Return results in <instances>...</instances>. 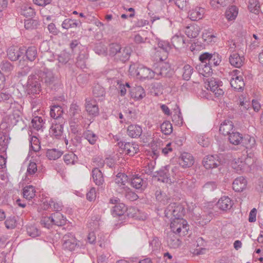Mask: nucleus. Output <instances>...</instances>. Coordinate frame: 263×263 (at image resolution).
<instances>
[{"mask_svg": "<svg viewBox=\"0 0 263 263\" xmlns=\"http://www.w3.org/2000/svg\"><path fill=\"white\" fill-rule=\"evenodd\" d=\"M63 248L65 250L72 251L81 246V242L78 241L71 233H67L63 237Z\"/></svg>", "mask_w": 263, "mask_h": 263, "instance_id": "6e6552de", "label": "nucleus"}, {"mask_svg": "<svg viewBox=\"0 0 263 263\" xmlns=\"http://www.w3.org/2000/svg\"><path fill=\"white\" fill-rule=\"evenodd\" d=\"M83 137L92 145L95 144L98 139L97 135L90 130L84 132Z\"/></svg>", "mask_w": 263, "mask_h": 263, "instance_id": "a18cd8bd", "label": "nucleus"}, {"mask_svg": "<svg viewBox=\"0 0 263 263\" xmlns=\"http://www.w3.org/2000/svg\"><path fill=\"white\" fill-rule=\"evenodd\" d=\"M170 71L171 68L167 64L160 62L154 68L155 79H159L160 77H170Z\"/></svg>", "mask_w": 263, "mask_h": 263, "instance_id": "ddd939ff", "label": "nucleus"}, {"mask_svg": "<svg viewBox=\"0 0 263 263\" xmlns=\"http://www.w3.org/2000/svg\"><path fill=\"white\" fill-rule=\"evenodd\" d=\"M203 41L206 44H213L217 42V33L212 28L204 30L202 34Z\"/></svg>", "mask_w": 263, "mask_h": 263, "instance_id": "4468645a", "label": "nucleus"}, {"mask_svg": "<svg viewBox=\"0 0 263 263\" xmlns=\"http://www.w3.org/2000/svg\"><path fill=\"white\" fill-rule=\"evenodd\" d=\"M33 134V132L31 130V129L29 130V143H30V146H29V151L28 153V156L26 158L27 160H29V164L27 168V176H28L29 175H31L33 173V169L32 168V163H33L32 161V158L33 157H31V159L29 160V158L31 156V155L32 154V149H33V145H32V141H33V136H32V134Z\"/></svg>", "mask_w": 263, "mask_h": 263, "instance_id": "a878e982", "label": "nucleus"}, {"mask_svg": "<svg viewBox=\"0 0 263 263\" xmlns=\"http://www.w3.org/2000/svg\"><path fill=\"white\" fill-rule=\"evenodd\" d=\"M201 31V28L198 25L193 24L186 27L184 29V32L187 37L190 38H195L197 37Z\"/></svg>", "mask_w": 263, "mask_h": 263, "instance_id": "412c9836", "label": "nucleus"}, {"mask_svg": "<svg viewBox=\"0 0 263 263\" xmlns=\"http://www.w3.org/2000/svg\"><path fill=\"white\" fill-rule=\"evenodd\" d=\"M239 107L240 112L245 116H247V114L252 115L253 111L258 112L260 108L261 105L258 100L253 99L251 101H249L247 99H240L239 101Z\"/></svg>", "mask_w": 263, "mask_h": 263, "instance_id": "20e7f679", "label": "nucleus"}, {"mask_svg": "<svg viewBox=\"0 0 263 263\" xmlns=\"http://www.w3.org/2000/svg\"><path fill=\"white\" fill-rule=\"evenodd\" d=\"M204 12V8L200 7H196L193 8L189 12L188 16L192 21H198L203 17Z\"/></svg>", "mask_w": 263, "mask_h": 263, "instance_id": "6ab92c4d", "label": "nucleus"}, {"mask_svg": "<svg viewBox=\"0 0 263 263\" xmlns=\"http://www.w3.org/2000/svg\"><path fill=\"white\" fill-rule=\"evenodd\" d=\"M221 84V82L214 78L208 79L205 82L206 88L212 91L216 97L222 96L224 93L223 90L220 88Z\"/></svg>", "mask_w": 263, "mask_h": 263, "instance_id": "1a4fd4ad", "label": "nucleus"}, {"mask_svg": "<svg viewBox=\"0 0 263 263\" xmlns=\"http://www.w3.org/2000/svg\"><path fill=\"white\" fill-rule=\"evenodd\" d=\"M25 51V49L19 48L17 47L11 46L7 50V55L8 58L11 61H15L17 60L21 56L24 52ZM32 49L31 47H28L26 50V58L30 62L32 61Z\"/></svg>", "mask_w": 263, "mask_h": 263, "instance_id": "39448f33", "label": "nucleus"}, {"mask_svg": "<svg viewBox=\"0 0 263 263\" xmlns=\"http://www.w3.org/2000/svg\"><path fill=\"white\" fill-rule=\"evenodd\" d=\"M229 140L230 142L235 145H239L242 141V136L239 132H235V130L232 132L229 135Z\"/></svg>", "mask_w": 263, "mask_h": 263, "instance_id": "4c0bfd02", "label": "nucleus"}, {"mask_svg": "<svg viewBox=\"0 0 263 263\" xmlns=\"http://www.w3.org/2000/svg\"><path fill=\"white\" fill-rule=\"evenodd\" d=\"M81 23V22L79 20L66 18L63 22L62 27L63 29L67 30L69 28L80 27Z\"/></svg>", "mask_w": 263, "mask_h": 263, "instance_id": "c9c22d12", "label": "nucleus"}, {"mask_svg": "<svg viewBox=\"0 0 263 263\" xmlns=\"http://www.w3.org/2000/svg\"><path fill=\"white\" fill-rule=\"evenodd\" d=\"M62 154V152L59 149L52 148L47 150L46 156L50 160H56L59 158Z\"/></svg>", "mask_w": 263, "mask_h": 263, "instance_id": "de8ad7c7", "label": "nucleus"}, {"mask_svg": "<svg viewBox=\"0 0 263 263\" xmlns=\"http://www.w3.org/2000/svg\"><path fill=\"white\" fill-rule=\"evenodd\" d=\"M162 145V141L159 139L154 140L152 143V153L151 155L154 160H156L159 156Z\"/></svg>", "mask_w": 263, "mask_h": 263, "instance_id": "7c9ffc66", "label": "nucleus"}, {"mask_svg": "<svg viewBox=\"0 0 263 263\" xmlns=\"http://www.w3.org/2000/svg\"><path fill=\"white\" fill-rule=\"evenodd\" d=\"M217 156L209 155L203 160V165L206 169L213 168L217 167L220 162L216 159Z\"/></svg>", "mask_w": 263, "mask_h": 263, "instance_id": "aec40b11", "label": "nucleus"}, {"mask_svg": "<svg viewBox=\"0 0 263 263\" xmlns=\"http://www.w3.org/2000/svg\"><path fill=\"white\" fill-rule=\"evenodd\" d=\"M63 110L61 106L59 105H53L50 108V115L51 118L58 121H61L64 120L62 118Z\"/></svg>", "mask_w": 263, "mask_h": 263, "instance_id": "c756f323", "label": "nucleus"}, {"mask_svg": "<svg viewBox=\"0 0 263 263\" xmlns=\"http://www.w3.org/2000/svg\"><path fill=\"white\" fill-rule=\"evenodd\" d=\"M241 142H242L247 149H252L255 147L256 145L255 138L249 135H247L244 138H242V141Z\"/></svg>", "mask_w": 263, "mask_h": 263, "instance_id": "37998d69", "label": "nucleus"}, {"mask_svg": "<svg viewBox=\"0 0 263 263\" xmlns=\"http://www.w3.org/2000/svg\"><path fill=\"white\" fill-rule=\"evenodd\" d=\"M175 234V233L172 232L169 234L167 237V245L171 248L176 249L179 248L181 245V241Z\"/></svg>", "mask_w": 263, "mask_h": 263, "instance_id": "72a5a7b5", "label": "nucleus"}, {"mask_svg": "<svg viewBox=\"0 0 263 263\" xmlns=\"http://www.w3.org/2000/svg\"><path fill=\"white\" fill-rule=\"evenodd\" d=\"M221 62V57L217 53L212 54L210 60L209 61V64L211 66L212 65L216 66Z\"/></svg>", "mask_w": 263, "mask_h": 263, "instance_id": "680f3d73", "label": "nucleus"}, {"mask_svg": "<svg viewBox=\"0 0 263 263\" xmlns=\"http://www.w3.org/2000/svg\"><path fill=\"white\" fill-rule=\"evenodd\" d=\"M5 224L8 229H12L15 228L16 226V220L14 216L9 217L5 221Z\"/></svg>", "mask_w": 263, "mask_h": 263, "instance_id": "69168bd1", "label": "nucleus"}, {"mask_svg": "<svg viewBox=\"0 0 263 263\" xmlns=\"http://www.w3.org/2000/svg\"><path fill=\"white\" fill-rule=\"evenodd\" d=\"M119 144L123 152L129 156H134L139 150V146L136 143L121 142Z\"/></svg>", "mask_w": 263, "mask_h": 263, "instance_id": "2eb2a0df", "label": "nucleus"}, {"mask_svg": "<svg viewBox=\"0 0 263 263\" xmlns=\"http://www.w3.org/2000/svg\"><path fill=\"white\" fill-rule=\"evenodd\" d=\"M238 13V9L235 6L229 7L226 11V17L228 21L235 20Z\"/></svg>", "mask_w": 263, "mask_h": 263, "instance_id": "ea45409f", "label": "nucleus"}, {"mask_svg": "<svg viewBox=\"0 0 263 263\" xmlns=\"http://www.w3.org/2000/svg\"><path fill=\"white\" fill-rule=\"evenodd\" d=\"M23 196L29 200L33 198V186L32 185L24 187L23 189Z\"/></svg>", "mask_w": 263, "mask_h": 263, "instance_id": "bf43d9fd", "label": "nucleus"}, {"mask_svg": "<svg viewBox=\"0 0 263 263\" xmlns=\"http://www.w3.org/2000/svg\"><path fill=\"white\" fill-rule=\"evenodd\" d=\"M149 250L152 252H157L159 251L161 248V242L158 238L154 237L149 242Z\"/></svg>", "mask_w": 263, "mask_h": 263, "instance_id": "49530a36", "label": "nucleus"}, {"mask_svg": "<svg viewBox=\"0 0 263 263\" xmlns=\"http://www.w3.org/2000/svg\"><path fill=\"white\" fill-rule=\"evenodd\" d=\"M234 130L233 122L230 120L224 121L221 123L219 127L220 133L224 136H229Z\"/></svg>", "mask_w": 263, "mask_h": 263, "instance_id": "393cba45", "label": "nucleus"}, {"mask_svg": "<svg viewBox=\"0 0 263 263\" xmlns=\"http://www.w3.org/2000/svg\"><path fill=\"white\" fill-rule=\"evenodd\" d=\"M131 184L134 188L142 192L147 187V179L141 178L138 175H136L131 179Z\"/></svg>", "mask_w": 263, "mask_h": 263, "instance_id": "f3484780", "label": "nucleus"}, {"mask_svg": "<svg viewBox=\"0 0 263 263\" xmlns=\"http://www.w3.org/2000/svg\"><path fill=\"white\" fill-rule=\"evenodd\" d=\"M161 131L164 135H170L173 132L172 125L169 121H165L160 126Z\"/></svg>", "mask_w": 263, "mask_h": 263, "instance_id": "864d4df0", "label": "nucleus"}, {"mask_svg": "<svg viewBox=\"0 0 263 263\" xmlns=\"http://www.w3.org/2000/svg\"><path fill=\"white\" fill-rule=\"evenodd\" d=\"M41 202L42 203L41 205V209L43 210H48L51 209L53 203V200L51 199H47L46 198H42Z\"/></svg>", "mask_w": 263, "mask_h": 263, "instance_id": "5fc2aeb1", "label": "nucleus"}, {"mask_svg": "<svg viewBox=\"0 0 263 263\" xmlns=\"http://www.w3.org/2000/svg\"><path fill=\"white\" fill-rule=\"evenodd\" d=\"M158 48H155L156 54L159 58L160 61L166 59L168 51L172 48V45L166 41H160L158 43Z\"/></svg>", "mask_w": 263, "mask_h": 263, "instance_id": "9d476101", "label": "nucleus"}, {"mask_svg": "<svg viewBox=\"0 0 263 263\" xmlns=\"http://www.w3.org/2000/svg\"><path fill=\"white\" fill-rule=\"evenodd\" d=\"M184 213L185 209L183 206L175 202L170 203L165 210V216L171 219L173 217L181 218Z\"/></svg>", "mask_w": 263, "mask_h": 263, "instance_id": "0eeeda50", "label": "nucleus"}, {"mask_svg": "<svg viewBox=\"0 0 263 263\" xmlns=\"http://www.w3.org/2000/svg\"><path fill=\"white\" fill-rule=\"evenodd\" d=\"M92 92L95 97H103L105 95L104 88L99 85L95 86L93 87Z\"/></svg>", "mask_w": 263, "mask_h": 263, "instance_id": "338daca9", "label": "nucleus"}, {"mask_svg": "<svg viewBox=\"0 0 263 263\" xmlns=\"http://www.w3.org/2000/svg\"><path fill=\"white\" fill-rule=\"evenodd\" d=\"M130 52L131 49L128 47H125L123 48H121V51L119 52L117 55L120 60L122 61H126L129 58Z\"/></svg>", "mask_w": 263, "mask_h": 263, "instance_id": "09e8293b", "label": "nucleus"}, {"mask_svg": "<svg viewBox=\"0 0 263 263\" xmlns=\"http://www.w3.org/2000/svg\"><path fill=\"white\" fill-rule=\"evenodd\" d=\"M178 173V167L177 166L166 165L162 167L157 172L158 180L163 183L171 184L178 178L177 177Z\"/></svg>", "mask_w": 263, "mask_h": 263, "instance_id": "7ed1b4c3", "label": "nucleus"}, {"mask_svg": "<svg viewBox=\"0 0 263 263\" xmlns=\"http://www.w3.org/2000/svg\"><path fill=\"white\" fill-rule=\"evenodd\" d=\"M182 77L184 80L188 81L193 72V68L189 64H185L182 68Z\"/></svg>", "mask_w": 263, "mask_h": 263, "instance_id": "8fccbe9b", "label": "nucleus"}, {"mask_svg": "<svg viewBox=\"0 0 263 263\" xmlns=\"http://www.w3.org/2000/svg\"><path fill=\"white\" fill-rule=\"evenodd\" d=\"M194 162V158L191 154L188 153H183L179 158V163L183 168L192 166Z\"/></svg>", "mask_w": 263, "mask_h": 263, "instance_id": "a211bd4d", "label": "nucleus"}, {"mask_svg": "<svg viewBox=\"0 0 263 263\" xmlns=\"http://www.w3.org/2000/svg\"><path fill=\"white\" fill-rule=\"evenodd\" d=\"M9 121L12 125H16L19 122L22 121V118L20 116V112L18 111L13 112L9 116Z\"/></svg>", "mask_w": 263, "mask_h": 263, "instance_id": "3c124183", "label": "nucleus"}, {"mask_svg": "<svg viewBox=\"0 0 263 263\" xmlns=\"http://www.w3.org/2000/svg\"><path fill=\"white\" fill-rule=\"evenodd\" d=\"M93 182L97 185H101L104 182V177L102 172L98 168H94L91 172Z\"/></svg>", "mask_w": 263, "mask_h": 263, "instance_id": "2f4dec72", "label": "nucleus"}, {"mask_svg": "<svg viewBox=\"0 0 263 263\" xmlns=\"http://www.w3.org/2000/svg\"><path fill=\"white\" fill-rule=\"evenodd\" d=\"M129 73L133 77H135L141 81L155 79L154 69L137 63L131 64L129 68Z\"/></svg>", "mask_w": 263, "mask_h": 263, "instance_id": "f257e3e1", "label": "nucleus"}, {"mask_svg": "<svg viewBox=\"0 0 263 263\" xmlns=\"http://www.w3.org/2000/svg\"><path fill=\"white\" fill-rule=\"evenodd\" d=\"M21 13L26 17H31L33 15V8L31 6L25 4L22 7Z\"/></svg>", "mask_w": 263, "mask_h": 263, "instance_id": "13d9d810", "label": "nucleus"}, {"mask_svg": "<svg viewBox=\"0 0 263 263\" xmlns=\"http://www.w3.org/2000/svg\"><path fill=\"white\" fill-rule=\"evenodd\" d=\"M41 77L42 81L47 84H52L55 79L53 72L51 70L46 69L42 73Z\"/></svg>", "mask_w": 263, "mask_h": 263, "instance_id": "f704fd0d", "label": "nucleus"}, {"mask_svg": "<svg viewBox=\"0 0 263 263\" xmlns=\"http://www.w3.org/2000/svg\"><path fill=\"white\" fill-rule=\"evenodd\" d=\"M85 101V108L88 114L92 116H97L99 109L96 101L90 98L86 99Z\"/></svg>", "mask_w": 263, "mask_h": 263, "instance_id": "dca6fc26", "label": "nucleus"}, {"mask_svg": "<svg viewBox=\"0 0 263 263\" xmlns=\"http://www.w3.org/2000/svg\"><path fill=\"white\" fill-rule=\"evenodd\" d=\"M247 180L243 177L236 178L233 183V189L235 192L242 191L247 186Z\"/></svg>", "mask_w": 263, "mask_h": 263, "instance_id": "c85d7f7f", "label": "nucleus"}, {"mask_svg": "<svg viewBox=\"0 0 263 263\" xmlns=\"http://www.w3.org/2000/svg\"><path fill=\"white\" fill-rule=\"evenodd\" d=\"M121 46L117 43H112L109 46L108 52L110 55H115L121 51Z\"/></svg>", "mask_w": 263, "mask_h": 263, "instance_id": "052dcab7", "label": "nucleus"}, {"mask_svg": "<svg viewBox=\"0 0 263 263\" xmlns=\"http://www.w3.org/2000/svg\"><path fill=\"white\" fill-rule=\"evenodd\" d=\"M77 159V156L73 152H69L64 156V162L67 164H74Z\"/></svg>", "mask_w": 263, "mask_h": 263, "instance_id": "603ef678", "label": "nucleus"}, {"mask_svg": "<svg viewBox=\"0 0 263 263\" xmlns=\"http://www.w3.org/2000/svg\"><path fill=\"white\" fill-rule=\"evenodd\" d=\"M41 224L45 228H50L53 225L51 215L50 216H43L41 219Z\"/></svg>", "mask_w": 263, "mask_h": 263, "instance_id": "4d7b16f0", "label": "nucleus"}, {"mask_svg": "<svg viewBox=\"0 0 263 263\" xmlns=\"http://www.w3.org/2000/svg\"><path fill=\"white\" fill-rule=\"evenodd\" d=\"M8 144V139L6 136L2 135L0 136V153H5Z\"/></svg>", "mask_w": 263, "mask_h": 263, "instance_id": "6e6d98bb", "label": "nucleus"}, {"mask_svg": "<svg viewBox=\"0 0 263 263\" xmlns=\"http://www.w3.org/2000/svg\"><path fill=\"white\" fill-rule=\"evenodd\" d=\"M211 67L209 64H200L197 68L199 73L203 77H208L212 73Z\"/></svg>", "mask_w": 263, "mask_h": 263, "instance_id": "a19ab883", "label": "nucleus"}, {"mask_svg": "<svg viewBox=\"0 0 263 263\" xmlns=\"http://www.w3.org/2000/svg\"><path fill=\"white\" fill-rule=\"evenodd\" d=\"M184 43V36L181 34H176L172 38V46L176 49L183 47Z\"/></svg>", "mask_w": 263, "mask_h": 263, "instance_id": "58836bf2", "label": "nucleus"}, {"mask_svg": "<svg viewBox=\"0 0 263 263\" xmlns=\"http://www.w3.org/2000/svg\"><path fill=\"white\" fill-rule=\"evenodd\" d=\"M128 180V178L126 174L122 173H119L116 176L115 182L118 186H123V187L124 188V186L125 185Z\"/></svg>", "mask_w": 263, "mask_h": 263, "instance_id": "c03bdc74", "label": "nucleus"}, {"mask_svg": "<svg viewBox=\"0 0 263 263\" xmlns=\"http://www.w3.org/2000/svg\"><path fill=\"white\" fill-rule=\"evenodd\" d=\"M238 70L233 71L232 77L230 80V84L235 90L239 91L243 90L245 86V83L242 77L241 76H238Z\"/></svg>", "mask_w": 263, "mask_h": 263, "instance_id": "f8f14e48", "label": "nucleus"}, {"mask_svg": "<svg viewBox=\"0 0 263 263\" xmlns=\"http://www.w3.org/2000/svg\"><path fill=\"white\" fill-rule=\"evenodd\" d=\"M53 225L61 226L66 223V218L60 212H55L51 214Z\"/></svg>", "mask_w": 263, "mask_h": 263, "instance_id": "e433bc0d", "label": "nucleus"}, {"mask_svg": "<svg viewBox=\"0 0 263 263\" xmlns=\"http://www.w3.org/2000/svg\"><path fill=\"white\" fill-rule=\"evenodd\" d=\"M259 8L258 2L256 0H249L248 9L249 10L253 13H256L258 11Z\"/></svg>", "mask_w": 263, "mask_h": 263, "instance_id": "0e129e2a", "label": "nucleus"}, {"mask_svg": "<svg viewBox=\"0 0 263 263\" xmlns=\"http://www.w3.org/2000/svg\"><path fill=\"white\" fill-rule=\"evenodd\" d=\"M130 95L132 98L138 101L145 97V91L141 86H137L130 89Z\"/></svg>", "mask_w": 263, "mask_h": 263, "instance_id": "5701e85b", "label": "nucleus"}, {"mask_svg": "<svg viewBox=\"0 0 263 263\" xmlns=\"http://www.w3.org/2000/svg\"><path fill=\"white\" fill-rule=\"evenodd\" d=\"M65 123V120H62L61 121L54 120L52 123V125L50 128L49 133L52 137L60 139L63 137V125Z\"/></svg>", "mask_w": 263, "mask_h": 263, "instance_id": "9b49d317", "label": "nucleus"}, {"mask_svg": "<svg viewBox=\"0 0 263 263\" xmlns=\"http://www.w3.org/2000/svg\"><path fill=\"white\" fill-rule=\"evenodd\" d=\"M243 56H240L236 53L231 54L229 58V62L231 65L236 68H240L244 63Z\"/></svg>", "mask_w": 263, "mask_h": 263, "instance_id": "cd10ccee", "label": "nucleus"}, {"mask_svg": "<svg viewBox=\"0 0 263 263\" xmlns=\"http://www.w3.org/2000/svg\"><path fill=\"white\" fill-rule=\"evenodd\" d=\"M170 227L173 233L180 236L186 235L189 229L186 220L179 217L172 220Z\"/></svg>", "mask_w": 263, "mask_h": 263, "instance_id": "423d86ee", "label": "nucleus"}, {"mask_svg": "<svg viewBox=\"0 0 263 263\" xmlns=\"http://www.w3.org/2000/svg\"><path fill=\"white\" fill-rule=\"evenodd\" d=\"M142 133V127L137 124H131L127 127V134L128 136L131 138H139L141 135Z\"/></svg>", "mask_w": 263, "mask_h": 263, "instance_id": "b1692460", "label": "nucleus"}, {"mask_svg": "<svg viewBox=\"0 0 263 263\" xmlns=\"http://www.w3.org/2000/svg\"><path fill=\"white\" fill-rule=\"evenodd\" d=\"M126 211V207L123 203H119L114 206L111 213L114 216H122Z\"/></svg>", "mask_w": 263, "mask_h": 263, "instance_id": "79ce46f5", "label": "nucleus"}, {"mask_svg": "<svg viewBox=\"0 0 263 263\" xmlns=\"http://www.w3.org/2000/svg\"><path fill=\"white\" fill-rule=\"evenodd\" d=\"M254 162V159L251 156L243 155L241 157L234 159L232 163V167L238 173L249 172Z\"/></svg>", "mask_w": 263, "mask_h": 263, "instance_id": "f03ea898", "label": "nucleus"}, {"mask_svg": "<svg viewBox=\"0 0 263 263\" xmlns=\"http://www.w3.org/2000/svg\"><path fill=\"white\" fill-rule=\"evenodd\" d=\"M233 204V201L228 196L221 197L217 203L218 208L223 211L230 210Z\"/></svg>", "mask_w": 263, "mask_h": 263, "instance_id": "4be33fe9", "label": "nucleus"}, {"mask_svg": "<svg viewBox=\"0 0 263 263\" xmlns=\"http://www.w3.org/2000/svg\"><path fill=\"white\" fill-rule=\"evenodd\" d=\"M196 140L203 147L208 146L210 143L209 139L201 135L197 136Z\"/></svg>", "mask_w": 263, "mask_h": 263, "instance_id": "774afa93", "label": "nucleus"}, {"mask_svg": "<svg viewBox=\"0 0 263 263\" xmlns=\"http://www.w3.org/2000/svg\"><path fill=\"white\" fill-rule=\"evenodd\" d=\"M70 114L71 116V120H73L74 123L78 122L82 118L81 110L80 106L77 104L73 103L70 108Z\"/></svg>", "mask_w": 263, "mask_h": 263, "instance_id": "bb28decb", "label": "nucleus"}, {"mask_svg": "<svg viewBox=\"0 0 263 263\" xmlns=\"http://www.w3.org/2000/svg\"><path fill=\"white\" fill-rule=\"evenodd\" d=\"M38 111V109H37L34 112V129L38 131H43L45 128V119L43 117L36 116L35 112Z\"/></svg>", "mask_w": 263, "mask_h": 263, "instance_id": "473e14b6", "label": "nucleus"}, {"mask_svg": "<svg viewBox=\"0 0 263 263\" xmlns=\"http://www.w3.org/2000/svg\"><path fill=\"white\" fill-rule=\"evenodd\" d=\"M172 121L176 125L180 126L183 124V120L180 111L178 114H174L172 117Z\"/></svg>", "mask_w": 263, "mask_h": 263, "instance_id": "e2e57ef3", "label": "nucleus"}]
</instances>
